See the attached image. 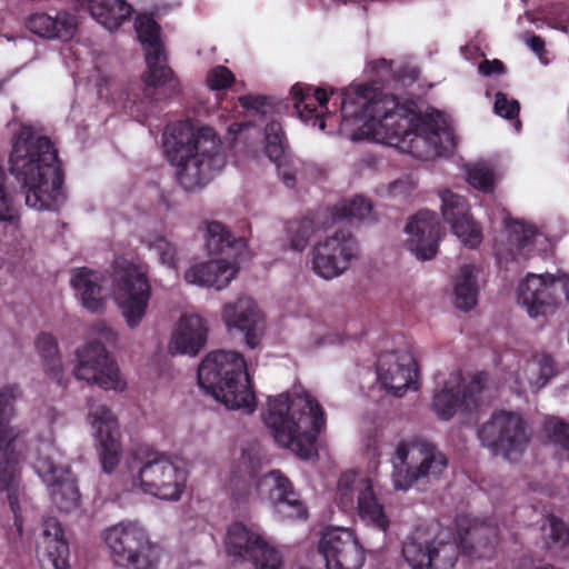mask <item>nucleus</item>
Segmentation results:
<instances>
[{
    "label": "nucleus",
    "instance_id": "nucleus-1",
    "mask_svg": "<svg viewBox=\"0 0 569 569\" xmlns=\"http://www.w3.org/2000/svg\"><path fill=\"white\" fill-rule=\"evenodd\" d=\"M341 96L340 132L351 140L369 139L421 160L443 156L456 146L450 120L433 108L401 103L372 84H352Z\"/></svg>",
    "mask_w": 569,
    "mask_h": 569
},
{
    "label": "nucleus",
    "instance_id": "nucleus-2",
    "mask_svg": "<svg viewBox=\"0 0 569 569\" xmlns=\"http://www.w3.org/2000/svg\"><path fill=\"white\" fill-rule=\"evenodd\" d=\"M9 170L26 192V204L54 210L63 201L58 153L49 138L36 128L19 124L12 139Z\"/></svg>",
    "mask_w": 569,
    "mask_h": 569
},
{
    "label": "nucleus",
    "instance_id": "nucleus-3",
    "mask_svg": "<svg viewBox=\"0 0 569 569\" xmlns=\"http://www.w3.org/2000/svg\"><path fill=\"white\" fill-rule=\"evenodd\" d=\"M262 420L280 447L303 459L315 453L317 437L326 425L321 406L302 387L269 396Z\"/></svg>",
    "mask_w": 569,
    "mask_h": 569
},
{
    "label": "nucleus",
    "instance_id": "nucleus-4",
    "mask_svg": "<svg viewBox=\"0 0 569 569\" xmlns=\"http://www.w3.org/2000/svg\"><path fill=\"white\" fill-rule=\"evenodd\" d=\"M163 148L178 182L186 190L202 188L226 164L220 140L211 128L172 123L163 132Z\"/></svg>",
    "mask_w": 569,
    "mask_h": 569
},
{
    "label": "nucleus",
    "instance_id": "nucleus-5",
    "mask_svg": "<svg viewBox=\"0 0 569 569\" xmlns=\"http://www.w3.org/2000/svg\"><path fill=\"white\" fill-rule=\"evenodd\" d=\"M198 383L227 408L252 413L257 400L244 357L234 350L209 352L198 368Z\"/></svg>",
    "mask_w": 569,
    "mask_h": 569
},
{
    "label": "nucleus",
    "instance_id": "nucleus-6",
    "mask_svg": "<svg viewBox=\"0 0 569 569\" xmlns=\"http://www.w3.org/2000/svg\"><path fill=\"white\" fill-rule=\"evenodd\" d=\"M458 543L437 538L428 542L421 532L410 537L403 545L402 553L412 569H450L457 560L458 549L469 556L483 557L481 538L488 528L468 517L457 521Z\"/></svg>",
    "mask_w": 569,
    "mask_h": 569
},
{
    "label": "nucleus",
    "instance_id": "nucleus-7",
    "mask_svg": "<svg viewBox=\"0 0 569 569\" xmlns=\"http://www.w3.org/2000/svg\"><path fill=\"white\" fill-rule=\"evenodd\" d=\"M20 390L16 385L4 386L0 389V491L8 492L11 511L14 515V525L19 533L22 531L20 516L19 492V462L22 457L20 430L13 426L16 416L14 401Z\"/></svg>",
    "mask_w": 569,
    "mask_h": 569
},
{
    "label": "nucleus",
    "instance_id": "nucleus-8",
    "mask_svg": "<svg viewBox=\"0 0 569 569\" xmlns=\"http://www.w3.org/2000/svg\"><path fill=\"white\" fill-rule=\"evenodd\" d=\"M101 538L112 561L123 569H156L160 549L138 520L126 519L106 528Z\"/></svg>",
    "mask_w": 569,
    "mask_h": 569
},
{
    "label": "nucleus",
    "instance_id": "nucleus-9",
    "mask_svg": "<svg viewBox=\"0 0 569 569\" xmlns=\"http://www.w3.org/2000/svg\"><path fill=\"white\" fill-rule=\"evenodd\" d=\"M116 340L117 332L111 327L104 323L97 325L92 329V340L77 351L74 376L107 391H123L127 382L117 361L106 349V343H113Z\"/></svg>",
    "mask_w": 569,
    "mask_h": 569
},
{
    "label": "nucleus",
    "instance_id": "nucleus-10",
    "mask_svg": "<svg viewBox=\"0 0 569 569\" xmlns=\"http://www.w3.org/2000/svg\"><path fill=\"white\" fill-rule=\"evenodd\" d=\"M391 465L395 489L407 491L421 480L439 479L448 461L430 442L413 439L401 441L396 447Z\"/></svg>",
    "mask_w": 569,
    "mask_h": 569
},
{
    "label": "nucleus",
    "instance_id": "nucleus-11",
    "mask_svg": "<svg viewBox=\"0 0 569 569\" xmlns=\"http://www.w3.org/2000/svg\"><path fill=\"white\" fill-rule=\"evenodd\" d=\"M335 503L342 510H355L360 521L386 533L391 525L390 515L373 489V479L365 473L347 470L337 481Z\"/></svg>",
    "mask_w": 569,
    "mask_h": 569
},
{
    "label": "nucleus",
    "instance_id": "nucleus-12",
    "mask_svg": "<svg viewBox=\"0 0 569 569\" xmlns=\"http://www.w3.org/2000/svg\"><path fill=\"white\" fill-rule=\"evenodd\" d=\"M151 286L146 264L119 258L114 261L113 299L129 329L138 328L146 318Z\"/></svg>",
    "mask_w": 569,
    "mask_h": 569
},
{
    "label": "nucleus",
    "instance_id": "nucleus-13",
    "mask_svg": "<svg viewBox=\"0 0 569 569\" xmlns=\"http://www.w3.org/2000/svg\"><path fill=\"white\" fill-rule=\"evenodd\" d=\"M491 397L486 373L475 375L466 385L461 372L452 371L437 382L431 409L439 419L448 421L458 412H471Z\"/></svg>",
    "mask_w": 569,
    "mask_h": 569
},
{
    "label": "nucleus",
    "instance_id": "nucleus-14",
    "mask_svg": "<svg viewBox=\"0 0 569 569\" xmlns=\"http://www.w3.org/2000/svg\"><path fill=\"white\" fill-rule=\"evenodd\" d=\"M32 465L60 511L72 512L79 508L80 493L76 480L51 440L43 441L37 447Z\"/></svg>",
    "mask_w": 569,
    "mask_h": 569
},
{
    "label": "nucleus",
    "instance_id": "nucleus-15",
    "mask_svg": "<svg viewBox=\"0 0 569 569\" xmlns=\"http://www.w3.org/2000/svg\"><path fill=\"white\" fill-rule=\"evenodd\" d=\"M517 297L531 318L553 315L563 301L569 303V273H528L518 284Z\"/></svg>",
    "mask_w": 569,
    "mask_h": 569
},
{
    "label": "nucleus",
    "instance_id": "nucleus-16",
    "mask_svg": "<svg viewBox=\"0 0 569 569\" xmlns=\"http://www.w3.org/2000/svg\"><path fill=\"white\" fill-rule=\"evenodd\" d=\"M359 248L356 239L348 232H323L312 242L310 263L312 271L326 280L345 273L357 259Z\"/></svg>",
    "mask_w": 569,
    "mask_h": 569
},
{
    "label": "nucleus",
    "instance_id": "nucleus-17",
    "mask_svg": "<svg viewBox=\"0 0 569 569\" xmlns=\"http://www.w3.org/2000/svg\"><path fill=\"white\" fill-rule=\"evenodd\" d=\"M478 436L481 443L495 456H501L510 461L518 459L529 441L522 417L506 410L492 413L480 427Z\"/></svg>",
    "mask_w": 569,
    "mask_h": 569
},
{
    "label": "nucleus",
    "instance_id": "nucleus-18",
    "mask_svg": "<svg viewBox=\"0 0 569 569\" xmlns=\"http://www.w3.org/2000/svg\"><path fill=\"white\" fill-rule=\"evenodd\" d=\"M550 246L545 232L531 222L507 220L502 238L495 246L499 264L521 263L536 254H540Z\"/></svg>",
    "mask_w": 569,
    "mask_h": 569
},
{
    "label": "nucleus",
    "instance_id": "nucleus-19",
    "mask_svg": "<svg viewBox=\"0 0 569 569\" xmlns=\"http://www.w3.org/2000/svg\"><path fill=\"white\" fill-rule=\"evenodd\" d=\"M132 489L152 497L178 501L186 488V471L167 459H154L143 463L130 476Z\"/></svg>",
    "mask_w": 569,
    "mask_h": 569
},
{
    "label": "nucleus",
    "instance_id": "nucleus-20",
    "mask_svg": "<svg viewBox=\"0 0 569 569\" xmlns=\"http://www.w3.org/2000/svg\"><path fill=\"white\" fill-rule=\"evenodd\" d=\"M0 222L4 226V244L10 264L26 267L33 259L30 239L22 230L19 208L14 191L9 186V178L0 162Z\"/></svg>",
    "mask_w": 569,
    "mask_h": 569
},
{
    "label": "nucleus",
    "instance_id": "nucleus-21",
    "mask_svg": "<svg viewBox=\"0 0 569 569\" xmlns=\"http://www.w3.org/2000/svg\"><path fill=\"white\" fill-rule=\"evenodd\" d=\"M224 546L229 555L249 559L254 569H282V553L253 526L242 522L230 525L224 537Z\"/></svg>",
    "mask_w": 569,
    "mask_h": 569
},
{
    "label": "nucleus",
    "instance_id": "nucleus-22",
    "mask_svg": "<svg viewBox=\"0 0 569 569\" xmlns=\"http://www.w3.org/2000/svg\"><path fill=\"white\" fill-rule=\"evenodd\" d=\"M136 32L146 52L147 70L142 80L147 88L168 86L172 92L179 91V81L164 64L166 56L160 38V29L149 14H139L134 22Z\"/></svg>",
    "mask_w": 569,
    "mask_h": 569
},
{
    "label": "nucleus",
    "instance_id": "nucleus-23",
    "mask_svg": "<svg viewBox=\"0 0 569 569\" xmlns=\"http://www.w3.org/2000/svg\"><path fill=\"white\" fill-rule=\"evenodd\" d=\"M553 359L545 352L515 358L502 376V383L512 392L522 396L536 393L556 376Z\"/></svg>",
    "mask_w": 569,
    "mask_h": 569
},
{
    "label": "nucleus",
    "instance_id": "nucleus-24",
    "mask_svg": "<svg viewBox=\"0 0 569 569\" xmlns=\"http://www.w3.org/2000/svg\"><path fill=\"white\" fill-rule=\"evenodd\" d=\"M86 421L102 468L104 472L111 473L118 467L122 452L117 417L106 405L92 403Z\"/></svg>",
    "mask_w": 569,
    "mask_h": 569
},
{
    "label": "nucleus",
    "instance_id": "nucleus-25",
    "mask_svg": "<svg viewBox=\"0 0 569 569\" xmlns=\"http://www.w3.org/2000/svg\"><path fill=\"white\" fill-rule=\"evenodd\" d=\"M220 317L227 331L241 332L250 349L260 345L266 332V315L254 298L241 295L224 302Z\"/></svg>",
    "mask_w": 569,
    "mask_h": 569
},
{
    "label": "nucleus",
    "instance_id": "nucleus-26",
    "mask_svg": "<svg viewBox=\"0 0 569 569\" xmlns=\"http://www.w3.org/2000/svg\"><path fill=\"white\" fill-rule=\"evenodd\" d=\"M327 569H361L365 550L355 531L346 527L326 528L318 542Z\"/></svg>",
    "mask_w": 569,
    "mask_h": 569
},
{
    "label": "nucleus",
    "instance_id": "nucleus-27",
    "mask_svg": "<svg viewBox=\"0 0 569 569\" xmlns=\"http://www.w3.org/2000/svg\"><path fill=\"white\" fill-rule=\"evenodd\" d=\"M443 230L437 214L429 210H421L410 217L405 227L406 248L420 260L432 259Z\"/></svg>",
    "mask_w": 569,
    "mask_h": 569
},
{
    "label": "nucleus",
    "instance_id": "nucleus-28",
    "mask_svg": "<svg viewBox=\"0 0 569 569\" xmlns=\"http://www.w3.org/2000/svg\"><path fill=\"white\" fill-rule=\"evenodd\" d=\"M378 380L391 395L401 397L409 389H417L418 370L410 352H388L378 361Z\"/></svg>",
    "mask_w": 569,
    "mask_h": 569
},
{
    "label": "nucleus",
    "instance_id": "nucleus-29",
    "mask_svg": "<svg viewBox=\"0 0 569 569\" xmlns=\"http://www.w3.org/2000/svg\"><path fill=\"white\" fill-rule=\"evenodd\" d=\"M209 336L207 320L198 312L184 311L176 320L168 342L171 356L197 357Z\"/></svg>",
    "mask_w": 569,
    "mask_h": 569
},
{
    "label": "nucleus",
    "instance_id": "nucleus-30",
    "mask_svg": "<svg viewBox=\"0 0 569 569\" xmlns=\"http://www.w3.org/2000/svg\"><path fill=\"white\" fill-rule=\"evenodd\" d=\"M441 212L452 232L469 248H477L482 241L480 226L469 214V204L463 196L443 190L440 192Z\"/></svg>",
    "mask_w": 569,
    "mask_h": 569
},
{
    "label": "nucleus",
    "instance_id": "nucleus-31",
    "mask_svg": "<svg viewBox=\"0 0 569 569\" xmlns=\"http://www.w3.org/2000/svg\"><path fill=\"white\" fill-rule=\"evenodd\" d=\"M239 272V260L234 257H213L190 264L183 279L188 284L201 288L226 289Z\"/></svg>",
    "mask_w": 569,
    "mask_h": 569
},
{
    "label": "nucleus",
    "instance_id": "nucleus-32",
    "mask_svg": "<svg viewBox=\"0 0 569 569\" xmlns=\"http://www.w3.org/2000/svg\"><path fill=\"white\" fill-rule=\"evenodd\" d=\"M290 96L293 108L305 124L319 130L326 129L329 97L325 89L298 82L291 87Z\"/></svg>",
    "mask_w": 569,
    "mask_h": 569
},
{
    "label": "nucleus",
    "instance_id": "nucleus-33",
    "mask_svg": "<svg viewBox=\"0 0 569 569\" xmlns=\"http://www.w3.org/2000/svg\"><path fill=\"white\" fill-rule=\"evenodd\" d=\"M38 553L41 569H69V546L57 519L44 521Z\"/></svg>",
    "mask_w": 569,
    "mask_h": 569
},
{
    "label": "nucleus",
    "instance_id": "nucleus-34",
    "mask_svg": "<svg viewBox=\"0 0 569 569\" xmlns=\"http://www.w3.org/2000/svg\"><path fill=\"white\" fill-rule=\"evenodd\" d=\"M24 24L31 33L48 40H70L78 29L77 18L64 10L57 12L56 16L47 12H33L26 18Z\"/></svg>",
    "mask_w": 569,
    "mask_h": 569
},
{
    "label": "nucleus",
    "instance_id": "nucleus-35",
    "mask_svg": "<svg viewBox=\"0 0 569 569\" xmlns=\"http://www.w3.org/2000/svg\"><path fill=\"white\" fill-rule=\"evenodd\" d=\"M264 140V151L268 158L276 163L279 177L288 188H295L297 162L287 156L286 139L280 122L272 120L266 126Z\"/></svg>",
    "mask_w": 569,
    "mask_h": 569
},
{
    "label": "nucleus",
    "instance_id": "nucleus-36",
    "mask_svg": "<svg viewBox=\"0 0 569 569\" xmlns=\"http://www.w3.org/2000/svg\"><path fill=\"white\" fill-rule=\"evenodd\" d=\"M200 231L203 234L204 247L209 254L217 257H239L247 250L243 237H234L230 230L219 221H203Z\"/></svg>",
    "mask_w": 569,
    "mask_h": 569
},
{
    "label": "nucleus",
    "instance_id": "nucleus-37",
    "mask_svg": "<svg viewBox=\"0 0 569 569\" xmlns=\"http://www.w3.org/2000/svg\"><path fill=\"white\" fill-rule=\"evenodd\" d=\"M102 281L103 277L100 272L88 268H79L71 273L72 288L82 306L91 312H98L104 307Z\"/></svg>",
    "mask_w": 569,
    "mask_h": 569
},
{
    "label": "nucleus",
    "instance_id": "nucleus-38",
    "mask_svg": "<svg viewBox=\"0 0 569 569\" xmlns=\"http://www.w3.org/2000/svg\"><path fill=\"white\" fill-rule=\"evenodd\" d=\"M81 8H86L91 17L106 29H118L132 12L126 0H76Z\"/></svg>",
    "mask_w": 569,
    "mask_h": 569
},
{
    "label": "nucleus",
    "instance_id": "nucleus-39",
    "mask_svg": "<svg viewBox=\"0 0 569 569\" xmlns=\"http://www.w3.org/2000/svg\"><path fill=\"white\" fill-rule=\"evenodd\" d=\"M480 267L466 263L460 267L452 281V302L460 310L472 309L478 300V276Z\"/></svg>",
    "mask_w": 569,
    "mask_h": 569
},
{
    "label": "nucleus",
    "instance_id": "nucleus-40",
    "mask_svg": "<svg viewBox=\"0 0 569 569\" xmlns=\"http://www.w3.org/2000/svg\"><path fill=\"white\" fill-rule=\"evenodd\" d=\"M34 346L42 359L47 375L59 386H62L64 372L56 337L48 332H41L36 338Z\"/></svg>",
    "mask_w": 569,
    "mask_h": 569
},
{
    "label": "nucleus",
    "instance_id": "nucleus-41",
    "mask_svg": "<svg viewBox=\"0 0 569 569\" xmlns=\"http://www.w3.org/2000/svg\"><path fill=\"white\" fill-rule=\"evenodd\" d=\"M322 232L323 229L313 219L293 220L286 226V241L291 250L302 252Z\"/></svg>",
    "mask_w": 569,
    "mask_h": 569
},
{
    "label": "nucleus",
    "instance_id": "nucleus-42",
    "mask_svg": "<svg viewBox=\"0 0 569 569\" xmlns=\"http://www.w3.org/2000/svg\"><path fill=\"white\" fill-rule=\"evenodd\" d=\"M256 490L261 498H266L272 508L293 490L291 481L279 470H272L256 483Z\"/></svg>",
    "mask_w": 569,
    "mask_h": 569
},
{
    "label": "nucleus",
    "instance_id": "nucleus-43",
    "mask_svg": "<svg viewBox=\"0 0 569 569\" xmlns=\"http://www.w3.org/2000/svg\"><path fill=\"white\" fill-rule=\"evenodd\" d=\"M143 243L160 264L171 269L177 268L178 249L167 237L160 233H149L143 239Z\"/></svg>",
    "mask_w": 569,
    "mask_h": 569
},
{
    "label": "nucleus",
    "instance_id": "nucleus-44",
    "mask_svg": "<svg viewBox=\"0 0 569 569\" xmlns=\"http://www.w3.org/2000/svg\"><path fill=\"white\" fill-rule=\"evenodd\" d=\"M466 176L470 186L483 192L492 191L497 181L493 169L487 162L467 164Z\"/></svg>",
    "mask_w": 569,
    "mask_h": 569
},
{
    "label": "nucleus",
    "instance_id": "nucleus-45",
    "mask_svg": "<svg viewBox=\"0 0 569 569\" xmlns=\"http://www.w3.org/2000/svg\"><path fill=\"white\" fill-rule=\"evenodd\" d=\"M388 442V431L382 427H373L363 435L361 449L367 458L377 460L381 457Z\"/></svg>",
    "mask_w": 569,
    "mask_h": 569
},
{
    "label": "nucleus",
    "instance_id": "nucleus-46",
    "mask_svg": "<svg viewBox=\"0 0 569 569\" xmlns=\"http://www.w3.org/2000/svg\"><path fill=\"white\" fill-rule=\"evenodd\" d=\"M274 513L282 520H305L308 510L305 503L298 498L295 490L287 495L272 508Z\"/></svg>",
    "mask_w": 569,
    "mask_h": 569
},
{
    "label": "nucleus",
    "instance_id": "nucleus-47",
    "mask_svg": "<svg viewBox=\"0 0 569 569\" xmlns=\"http://www.w3.org/2000/svg\"><path fill=\"white\" fill-rule=\"evenodd\" d=\"M264 455L259 443H249L241 449V456L237 466L239 473L252 476L262 462Z\"/></svg>",
    "mask_w": 569,
    "mask_h": 569
},
{
    "label": "nucleus",
    "instance_id": "nucleus-48",
    "mask_svg": "<svg viewBox=\"0 0 569 569\" xmlns=\"http://www.w3.org/2000/svg\"><path fill=\"white\" fill-rule=\"evenodd\" d=\"M546 437L569 456V425L550 417L543 423Z\"/></svg>",
    "mask_w": 569,
    "mask_h": 569
},
{
    "label": "nucleus",
    "instance_id": "nucleus-49",
    "mask_svg": "<svg viewBox=\"0 0 569 569\" xmlns=\"http://www.w3.org/2000/svg\"><path fill=\"white\" fill-rule=\"evenodd\" d=\"M371 210V203L361 196L343 201L338 208L339 217L349 221L367 219Z\"/></svg>",
    "mask_w": 569,
    "mask_h": 569
},
{
    "label": "nucleus",
    "instance_id": "nucleus-50",
    "mask_svg": "<svg viewBox=\"0 0 569 569\" xmlns=\"http://www.w3.org/2000/svg\"><path fill=\"white\" fill-rule=\"evenodd\" d=\"M541 531L542 536L555 545L563 546L569 541L568 527L555 516L546 517Z\"/></svg>",
    "mask_w": 569,
    "mask_h": 569
},
{
    "label": "nucleus",
    "instance_id": "nucleus-51",
    "mask_svg": "<svg viewBox=\"0 0 569 569\" xmlns=\"http://www.w3.org/2000/svg\"><path fill=\"white\" fill-rule=\"evenodd\" d=\"M234 81V74L224 66H216L209 69L206 76V84L213 91L224 90Z\"/></svg>",
    "mask_w": 569,
    "mask_h": 569
},
{
    "label": "nucleus",
    "instance_id": "nucleus-52",
    "mask_svg": "<svg viewBox=\"0 0 569 569\" xmlns=\"http://www.w3.org/2000/svg\"><path fill=\"white\" fill-rule=\"evenodd\" d=\"M417 188V181L411 176L401 177L389 183L381 192L391 198H406Z\"/></svg>",
    "mask_w": 569,
    "mask_h": 569
},
{
    "label": "nucleus",
    "instance_id": "nucleus-53",
    "mask_svg": "<svg viewBox=\"0 0 569 569\" xmlns=\"http://www.w3.org/2000/svg\"><path fill=\"white\" fill-rule=\"evenodd\" d=\"M495 112L506 119H513L519 114L520 106L516 99L508 98L505 93L498 92L495 100Z\"/></svg>",
    "mask_w": 569,
    "mask_h": 569
},
{
    "label": "nucleus",
    "instance_id": "nucleus-54",
    "mask_svg": "<svg viewBox=\"0 0 569 569\" xmlns=\"http://www.w3.org/2000/svg\"><path fill=\"white\" fill-rule=\"evenodd\" d=\"M238 100H239L240 106L243 109L249 110V111L259 112V111H262L264 109V107L267 106L266 97H261V96L247 94V96L239 97Z\"/></svg>",
    "mask_w": 569,
    "mask_h": 569
},
{
    "label": "nucleus",
    "instance_id": "nucleus-55",
    "mask_svg": "<svg viewBox=\"0 0 569 569\" xmlns=\"http://www.w3.org/2000/svg\"><path fill=\"white\" fill-rule=\"evenodd\" d=\"M522 41L537 54V57L542 63H547V61L543 58L545 42L540 37L526 33L522 36Z\"/></svg>",
    "mask_w": 569,
    "mask_h": 569
},
{
    "label": "nucleus",
    "instance_id": "nucleus-56",
    "mask_svg": "<svg viewBox=\"0 0 569 569\" xmlns=\"http://www.w3.org/2000/svg\"><path fill=\"white\" fill-rule=\"evenodd\" d=\"M502 63L499 60H485L479 64V71L483 76H491L493 73H500L502 72Z\"/></svg>",
    "mask_w": 569,
    "mask_h": 569
},
{
    "label": "nucleus",
    "instance_id": "nucleus-57",
    "mask_svg": "<svg viewBox=\"0 0 569 569\" xmlns=\"http://www.w3.org/2000/svg\"><path fill=\"white\" fill-rule=\"evenodd\" d=\"M369 67L372 69V70H377L378 72L381 70V71H389L390 68H391V64L389 61H387L386 59H379V60H375V61H371L369 63Z\"/></svg>",
    "mask_w": 569,
    "mask_h": 569
},
{
    "label": "nucleus",
    "instance_id": "nucleus-58",
    "mask_svg": "<svg viewBox=\"0 0 569 569\" xmlns=\"http://www.w3.org/2000/svg\"><path fill=\"white\" fill-rule=\"evenodd\" d=\"M244 128H247V124L243 123H233L229 127V132L237 134L238 132H241Z\"/></svg>",
    "mask_w": 569,
    "mask_h": 569
},
{
    "label": "nucleus",
    "instance_id": "nucleus-59",
    "mask_svg": "<svg viewBox=\"0 0 569 569\" xmlns=\"http://www.w3.org/2000/svg\"><path fill=\"white\" fill-rule=\"evenodd\" d=\"M525 18H526L529 22H531V23H535V24L537 23V21H536V19H535V17H533V14H532V13H530V12H526Z\"/></svg>",
    "mask_w": 569,
    "mask_h": 569
},
{
    "label": "nucleus",
    "instance_id": "nucleus-60",
    "mask_svg": "<svg viewBox=\"0 0 569 569\" xmlns=\"http://www.w3.org/2000/svg\"><path fill=\"white\" fill-rule=\"evenodd\" d=\"M218 106H219V102L214 103V104H213V106H211V107H208V111H211V110L217 109V108H218Z\"/></svg>",
    "mask_w": 569,
    "mask_h": 569
},
{
    "label": "nucleus",
    "instance_id": "nucleus-61",
    "mask_svg": "<svg viewBox=\"0 0 569 569\" xmlns=\"http://www.w3.org/2000/svg\"><path fill=\"white\" fill-rule=\"evenodd\" d=\"M216 97H217V99H220L221 98V93H217Z\"/></svg>",
    "mask_w": 569,
    "mask_h": 569
}]
</instances>
